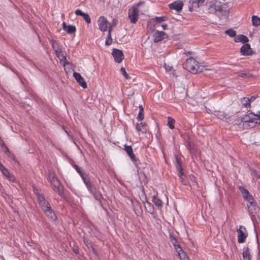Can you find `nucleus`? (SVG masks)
Returning <instances> with one entry per match:
<instances>
[{
  "label": "nucleus",
  "instance_id": "37",
  "mask_svg": "<svg viewBox=\"0 0 260 260\" xmlns=\"http://www.w3.org/2000/svg\"><path fill=\"white\" fill-rule=\"evenodd\" d=\"M82 17L84 18L85 21L87 23H90V22H91L90 17L89 15L88 14L85 13L84 14V15L83 16H82Z\"/></svg>",
  "mask_w": 260,
  "mask_h": 260
},
{
  "label": "nucleus",
  "instance_id": "44",
  "mask_svg": "<svg viewBox=\"0 0 260 260\" xmlns=\"http://www.w3.org/2000/svg\"><path fill=\"white\" fill-rule=\"evenodd\" d=\"M108 34L111 35V32L112 31V25L111 23H109L108 25Z\"/></svg>",
  "mask_w": 260,
  "mask_h": 260
},
{
  "label": "nucleus",
  "instance_id": "12",
  "mask_svg": "<svg viewBox=\"0 0 260 260\" xmlns=\"http://www.w3.org/2000/svg\"><path fill=\"white\" fill-rule=\"evenodd\" d=\"M73 76L78 84L81 87H82L83 88H87V84L80 74L77 72H74L73 74Z\"/></svg>",
  "mask_w": 260,
  "mask_h": 260
},
{
  "label": "nucleus",
  "instance_id": "18",
  "mask_svg": "<svg viewBox=\"0 0 260 260\" xmlns=\"http://www.w3.org/2000/svg\"><path fill=\"white\" fill-rule=\"evenodd\" d=\"M56 55L59 59L61 62L63 63V66H65L66 63H68L66 60V57L64 53L62 51V50L55 52Z\"/></svg>",
  "mask_w": 260,
  "mask_h": 260
},
{
  "label": "nucleus",
  "instance_id": "27",
  "mask_svg": "<svg viewBox=\"0 0 260 260\" xmlns=\"http://www.w3.org/2000/svg\"><path fill=\"white\" fill-rule=\"evenodd\" d=\"M145 124H143V122H141L140 123H137L136 125V129L138 132H142V133H145L146 132V129L144 128Z\"/></svg>",
  "mask_w": 260,
  "mask_h": 260
},
{
  "label": "nucleus",
  "instance_id": "52",
  "mask_svg": "<svg viewBox=\"0 0 260 260\" xmlns=\"http://www.w3.org/2000/svg\"><path fill=\"white\" fill-rule=\"evenodd\" d=\"M139 108H140V112H139L143 113V109L142 106H139Z\"/></svg>",
  "mask_w": 260,
  "mask_h": 260
},
{
  "label": "nucleus",
  "instance_id": "1",
  "mask_svg": "<svg viewBox=\"0 0 260 260\" xmlns=\"http://www.w3.org/2000/svg\"><path fill=\"white\" fill-rule=\"evenodd\" d=\"M208 11L212 14H217L219 17L226 16L229 13L226 5L220 2H216L212 4L208 8Z\"/></svg>",
  "mask_w": 260,
  "mask_h": 260
},
{
  "label": "nucleus",
  "instance_id": "21",
  "mask_svg": "<svg viewBox=\"0 0 260 260\" xmlns=\"http://www.w3.org/2000/svg\"><path fill=\"white\" fill-rule=\"evenodd\" d=\"M235 42H242L246 43L248 42V38L243 35H239L237 36L234 39Z\"/></svg>",
  "mask_w": 260,
  "mask_h": 260
},
{
  "label": "nucleus",
  "instance_id": "43",
  "mask_svg": "<svg viewBox=\"0 0 260 260\" xmlns=\"http://www.w3.org/2000/svg\"><path fill=\"white\" fill-rule=\"evenodd\" d=\"M89 191L92 194H94L95 193L96 189L94 187H93L92 185L90 188L88 189Z\"/></svg>",
  "mask_w": 260,
  "mask_h": 260
},
{
  "label": "nucleus",
  "instance_id": "26",
  "mask_svg": "<svg viewBox=\"0 0 260 260\" xmlns=\"http://www.w3.org/2000/svg\"><path fill=\"white\" fill-rule=\"evenodd\" d=\"M217 116L218 118L222 120H226L229 119L230 117L227 114L222 112H219L217 115Z\"/></svg>",
  "mask_w": 260,
  "mask_h": 260
},
{
  "label": "nucleus",
  "instance_id": "50",
  "mask_svg": "<svg viewBox=\"0 0 260 260\" xmlns=\"http://www.w3.org/2000/svg\"><path fill=\"white\" fill-rule=\"evenodd\" d=\"M86 185L87 188L89 189V188H90L91 187L92 184H91V183L90 182L88 184H86Z\"/></svg>",
  "mask_w": 260,
  "mask_h": 260
},
{
  "label": "nucleus",
  "instance_id": "25",
  "mask_svg": "<svg viewBox=\"0 0 260 260\" xmlns=\"http://www.w3.org/2000/svg\"><path fill=\"white\" fill-rule=\"evenodd\" d=\"M44 211L45 212L46 216H47L50 219H54L56 217L55 213L51 210V208L47 209Z\"/></svg>",
  "mask_w": 260,
  "mask_h": 260
},
{
  "label": "nucleus",
  "instance_id": "13",
  "mask_svg": "<svg viewBox=\"0 0 260 260\" xmlns=\"http://www.w3.org/2000/svg\"><path fill=\"white\" fill-rule=\"evenodd\" d=\"M174 245L176 251L178 253V254L181 260H189L186 254L185 253L182 248L179 245L175 244V243H174Z\"/></svg>",
  "mask_w": 260,
  "mask_h": 260
},
{
  "label": "nucleus",
  "instance_id": "45",
  "mask_svg": "<svg viewBox=\"0 0 260 260\" xmlns=\"http://www.w3.org/2000/svg\"><path fill=\"white\" fill-rule=\"evenodd\" d=\"M238 76L242 77V78H244V77H247V74L245 73H241V74H239Z\"/></svg>",
  "mask_w": 260,
  "mask_h": 260
},
{
  "label": "nucleus",
  "instance_id": "41",
  "mask_svg": "<svg viewBox=\"0 0 260 260\" xmlns=\"http://www.w3.org/2000/svg\"><path fill=\"white\" fill-rule=\"evenodd\" d=\"M75 168L76 170V171L79 173V174L81 176H82L83 174L82 173V171L80 170V168L77 165L75 166Z\"/></svg>",
  "mask_w": 260,
  "mask_h": 260
},
{
  "label": "nucleus",
  "instance_id": "5",
  "mask_svg": "<svg viewBox=\"0 0 260 260\" xmlns=\"http://www.w3.org/2000/svg\"><path fill=\"white\" fill-rule=\"evenodd\" d=\"M128 17L132 23H136L139 18V10L136 7H132L128 11Z\"/></svg>",
  "mask_w": 260,
  "mask_h": 260
},
{
  "label": "nucleus",
  "instance_id": "34",
  "mask_svg": "<svg viewBox=\"0 0 260 260\" xmlns=\"http://www.w3.org/2000/svg\"><path fill=\"white\" fill-rule=\"evenodd\" d=\"M112 42V39L111 38V35L108 34L106 41L105 44L106 45H110Z\"/></svg>",
  "mask_w": 260,
  "mask_h": 260
},
{
  "label": "nucleus",
  "instance_id": "14",
  "mask_svg": "<svg viewBox=\"0 0 260 260\" xmlns=\"http://www.w3.org/2000/svg\"><path fill=\"white\" fill-rule=\"evenodd\" d=\"M205 0H190L189 3L191 4V6L189 7V10L192 12L194 8H198L201 6Z\"/></svg>",
  "mask_w": 260,
  "mask_h": 260
},
{
  "label": "nucleus",
  "instance_id": "15",
  "mask_svg": "<svg viewBox=\"0 0 260 260\" xmlns=\"http://www.w3.org/2000/svg\"><path fill=\"white\" fill-rule=\"evenodd\" d=\"M247 206L249 212L252 216L254 215V213H256L259 211V208L256 205L255 203H254L253 201L252 202L251 205L250 204H247Z\"/></svg>",
  "mask_w": 260,
  "mask_h": 260
},
{
  "label": "nucleus",
  "instance_id": "33",
  "mask_svg": "<svg viewBox=\"0 0 260 260\" xmlns=\"http://www.w3.org/2000/svg\"><path fill=\"white\" fill-rule=\"evenodd\" d=\"M225 33L231 37H234L236 36V31L232 29L225 30Z\"/></svg>",
  "mask_w": 260,
  "mask_h": 260
},
{
  "label": "nucleus",
  "instance_id": "3",
  "mask_svg": "<svg viewBox=\"0 0 260 260\" xmlns=\"http://www.w3.org/2000/svg\"><path fill=\"white\" fill-rule=\"evenodd\" d=\"M241 122L243 123H254L255 124L260 123V112L257 114L253 113H250L245 115L241 119Z\"/></svg>",
  "mask_w": 260,
  "mask_h": 260
},
{
  "label": "nucleus",
  "instance_id": "42",
  "mask_svg": "<svg viewBox=\"0 0 260 260\" xmlns=\"http://www.w3.org/2000/svg\"><path fill=\"white\" fill-rule=\"evenodd\" d=\"M81 177L85 184H87L90 182L88 178H86L84 176V175H83L82 176H81Z\"/></svg>",
  "mask_w": 260,
  "mask_h": 260
},
{
  "label": "nucleus",
  "instance_id": "36",
  "mask_svg": "<svg viewBox=\"0 0 260 260\" xmlns=\"http://www.w3.org/2000/svg\"><path fill=\"white\" fill-rule=\"evenodd\" d=\"M120 72H121V74L123 75V76L125 77V79H129L130 78V77L126 73V71L124 68H121L120 69Z\"/></svg>",
  "mask_w": 260,
  "mask_h": 260
},
{
  "label": "nucleus",
  "instance_id": "22",
  "mask_svg": "<svg viewBox=\"0 0 260 260\" xmlns=\"http://www.w3.org/2000/svg\"><path fill=\"white\" fill-rule=\"evenodd\" d=\"M152 202L155 204L156 206L159 209H161L162 207V201L158 198H157L156 196H153L152 197Z\"/></svg>",
  "mask_w": 260,
  "mask_h": 260
},
{
  "label": "nucleus",
  "instance_id": "38",
  "mask_svg": "<svg viewBox=\"0 0 260 260\" xmlns=\"http://www.w3.org/2000/svg\"><path fill=\"white\" fill-rule=\"evenodd\" d=\"M75 13L76 15H80L82 17L84 15L85 13L82 12V11L80 9H77L75 11Z\"/></svg>",
  "mask_w": 260,
  "mask_h": 260
},
{
  "label": "nucleus",
  "instance_id": "9",
  "mask_svg": "<svg viewBox=\"0 0 260 260\" xmlns=\"http://www.w3.org/2000/svg\"><path fill=\"white\" fill-rule=\"evenodd\" d=\"M239 189L242 194L244 199L247 202V204H251L253 201V199L251 195H250L248 191L242 187H240Z\"/></svg>",
  "mask_w": 260,
  "mask_h": 260
},
{
  "label": "nucleus",
  "instance_id": "7",
  "mask_svg": "<svg viewBox=\"0 0 260 260\" xmlns=\"http://www.w3.org/2000/svg\"><path fill=\"white\" fill-rule=\"evenodd\" d=\"M109 23L107 19L104 16L100 17L98 20L99 28L102 31H105L107 30Z\"/></svg>",
  "mask_w": 260,
  "mask_h": 260
},
{
  "label": "nucleus",
  "instance_id": "23",
  "mask_svg": "<svg viewBox=\"0 0 260 260\" xmlns=\"http://www.w3.org/2000/svg\"><path fill=\"white\" fill-rule=\"evenodd\" d=\"M242 255L244 260H250L249 247H247L243 248Z\"/></svg>",
  "mask_w": 260,
  "mask_h": 260
},
{
  "label": "nucleus",
  "instance_id": "40",
  "mask_svg": "<svg viewBox=\"0 0 260 260\" xmlns=\"http://www.w3.org/2000/svg\"><path fill=\"white\" fill-rule=\"evenodd\" d=\"M143 118H144V115L143 114V113L139 112V113L137 116L138 120L141 121L143 119Z\"/></svg>",
  "mask_w": 260,
  "mask_h": 260
},
{
  "label": "nucleus",
  "instance_id": "35",
  "mask_svg": "<svg viewBox=\"0 0 260 260\" xmlns=\"http://www.w3.org/2000/svg\"><path fill=\"white\" fill-rule=\"evenodd\" d=\"M36 194L37 196V199H38L39 204L41 203L42 202L45 201L44 196L42 194H40L39 193H38Z\"/></svg>",
  "mask_w": 260,
  "mask_h": 260
},
{
  "label": "nucleus",
  "instance_id": "32",
  "mask_svg": "<svg viewBox=\"0 0 260 260\" xmlns=\"http://www.w3.org/2000/svg\"><path fill=\"white\" fill-rule=\"evenodd\" d=\"M175 120L170 117H168V125L171 129L174 128V124L175 123Z\"/></svg>",
  "mask_w": 260,
  "mask_h": 260
},
{
  "label": "nucleus",
  "instance_id": "19",
  "mask_svg": "<svg viewBox=\"0 0 260 260\" xmlns=\"http://www.w3.org/2000/svg\"><path fill=\"white\" fill-rule=\"evenodd\" d=\"M124 150L133 161H136L135 155L133 153V148L131 146L124 145Z\"/></svg>",
  "mask_w": 260,
  "mask_h": 260
},
{
  "label": "nucleus",
  "instance_id": "20",
  "mask_svg": "<svg viewBox=\"0 0 260 260\" xmlns=\"http://www.w3.org/2000/svg\"><path fill=\"white\" fill-rule=\"evenodd\" d=\"M63 29L69 34H73L76 31V27L73 25H67L65 22L62 23Z\"/></svg>",
  "mask_w": 260,
  "mask_h": 260
},
{
  "label": "nucleus",
  "instance_id": "16",
  "mask_svg": "<svg viewBox=\"0 0 260 260\" xmlns=\"http://www.w3.org/2000/svg\"><path fill=\"white\" fill-rule=\"evenodd\" d=\"M240 52L243 55H249L251 54V49L249 44H245L241 48Z\"/></svg>",
  "mask_w": 260,
  "mask_h": 260
},
{
  "label": "nucleus",
  "instance_id": "30",
  "mask_svg": "<svg viewBox=\"0 0 260 260\" xmlns=\"http://www.w3.org/2000/svg\"><path fill=\"white\" fill-rule=\"evenodd\" d=\"M152 20L156 22L160 23L163 21L167 20V17L166 16H161V17H155L153 18Z\"/></svg>",
  "mask_w": 260,
  "mask_h": 260
},
{
  "label": "nucleus",
  "instance_id": "47",
  "mask_svg": "<svg viewBox=\"0 0 260 260\" xmlns=\"http://www.w3.org/2000/svg\"><path fill=\"white\" fill-rule=\"evenodd\" d=\"M143 3V2H140L138 3H137L136 5L134 6L133 7H136L137 9H138V7L139 6H140L141 5H142Z\"/></svg>",
  "mask_w": 260,
  "mask_h": 260
},
{
  "label": "nucleus",
  "instance_id": "46",
  "mask_svg": "<svg viewBox=\"0 0 260 260\" xmlns=\"http://www.w3.org/2000/svg\"><path fill=\"white\" fill-rule=\"evenodd\" d=\"M182 171V170L181 169H180L179 170V175L181 178H182V177L183 176V172Z\"/></svg>",
  "mask_w": 260,
  "mask_h": 260
},
{
  "label": "nucleus",
  "instance_id": "29",
  "mask_svg": "<svg viewBox=\"0 0 260 260\" xmlns=\"http://www.w3.org/2000/svg\"><path fill=\"white\" fill-rule=\"evenodd\" d=\"M241 104L246 107L250 106V101L249 100V98L244 97L241 99Z\"/></svg>",
  "mask_w": 260,
  "mask_h": 260
},
{
  "label": "nucleus",
  "instance_id": "6",
  "mask_svg": "<svg viewBox=\"0 0 260 260\" xmlns=\"http://www.w3.org/2000/svg\"><path fill=\"white\" fill-rule=\"evenodd\" d=\"M238 233V242L239 243H243L245 242L247 237V233L246 228L242 225L239 226L237 231Z\"/></svg>",
  "mask_w": 260,
  "mask_h": 260
},
{
  "label": "nucleus",
  "instance_id": "48",
  "mask_svg": "<svg viewBox=\"0 0 260 260\" xmlns=\"http://www.w3.org/2000/svg\"><path fill=\"white\" fill-rule=\"evenodd\" d=\"M163 29L165 30V29H167L168 28V25L167 24H163L162 25H161Z\"/></svg>",
  "mask_w": 260,
  "mask_h": 260
},
{
  "label": "nucleus",
  "instance_id": "28",
  "mask_svg": "<svg viewBox=\"0 0 260 260\" xmlns=\"http://www.w3.org/2000/svg\"><path fill=\"white\" fill-rule=\"evenodd\" d=\"M252 21L254 26H260V18L253 16L252 17Z\"/></svg>",
  "mask_w": 260,
  "mask_h": 260
},
{
  "label": "nucleus",
  "instance_id": "10",
  "mask_svg": "<svg viewBox=\"0 0 260 260\" xmlns=\"http://www.w3.org/2000/svg\"><path fill=\"white\" fill-rule=\"evenodd\" d=\"M153 37L154 42L157 43L165 39L167 35L164 31L156 30L154 32Z\"/></svg>",
  "mask_w": 260,
  "mask_h": 260
},
{
  "label": "nucleus",
  "instance_id": "51",
  "mask_svg": "<svg viewBox=\"0 0 260 260\" xmlns=\"http://www.w3.org/2000/svg\"><path fill=\"white\" fill-rule=\"evenodd\" d=\"M165 68H166V70L167 71H170L171 70V67L170 66L167 67L166 66H165Z\"/></svg>",
  "mask_w": 260,
  "mask_h": 260
},
{
  "label": "nucleus",
  "instance_id": "11",
  "mask_svg": "<svg viewBox=\"0 0 260 260\" xmlns=\"http://www.w3.org/2000/svg\"><path fill=\"white\" fill-rule=\"evenodd\" d=\"M183 3L182 1H178L170 4L169 7L171 9L174 10L176 12H180L182 10Z\"/></svg>",
  "mask_w": 260,
  "mask_h": 260
},
{
  "label": "nucleus",
  "instance_id": "31",
  "mask_svg": "<svg viewBox=\"0 0 260 260\" xmlns=\"http://www.w3.org/2000/svg\"><path fill=\"white\" fill-rule=\"evenodd\" d=\"M39 205L42 210L44 211L47 210V209L50 208V205L46 201L42 202L41 203H39Z\"/></svg>",
  "mask_w": 260,
  "mask_h": 260
},
{
  "label": "nucleus",
  "instance_id": "24",
  "mask_svg": "<svg viewBox=\"0 0 260 260\" xmlns=\"http://www.w3.org/2000/svg\"><path fill=\"white\" fill-rule=\"evenodd\" d=\"M50 42L51 43L52 47L53 50H54L55 52L57 51H59L61 49L59 44L56 41L54 40H51L50 41Z\"/></svg>",
  "mask_w": 260,
  "mask_h": 260
},
{
  "label": "nucleus",
  "instance_id": "4",
  "mask_svg": "<svg viewBox=\"0 0 260 260\" xmlns=\"http://www.w3.org/2000/svg\"><path fill=\"white\" fill-rule=\"evenodd\" d=\"M48 179L53 186L54 190L60 193L61 191L60 183L53 172H49Z\"/></svg>",
  "mask_w": 260,
  "mask_h": 260
},
{
  "label": "nucleus",
  "instance_id": "17",
  "mask_svg": "<svg viewBox=\"0 0 260 260\" xmlns=\"http://www.w3.org/2000/svg\"><path fill=\"white\" fill-rule=\"evenodd\" d=\"M0 170L4 175L7 177L10 181H14V177L11 175L9 172L4 166L0 162Z\"/></svg>",
  "mask_w": 260,
  "mask_h": 260
},
{
  "label": "nucleus",
  "instance_id": "39",
  "mask_svg": "<svg viewBox=\"0 0 260 260\" xmlns=\"http://www.w3.org/2000/svg\"><path fill=\"white\" fill-rule=\"evenodd\" d=\"M251 175L252 176H255L256 178H259L260 177V174L258 173L256 170H252L251 172Z\"/></svg>",
  "mask_w": 260,
  "mask_h": 260
},
{
  "label": "nucleus",
  "instance_id": "8",
  "mask_svg": "<svg viewBox=\"0 0 260 260\" xmlns=\"http://www.w3.org/2000/svg\"><path fill=\"white\" fill-rule=\"evenodd\" d=\"M112 54L114 58V60L118 63L121 62L122 59L124 58V55L123 52L120 50L113 49L112 50Z\"/></svg>",
  "mask_w": 260,
  "mask_h": 260
},
{
  "label": "nucleus",
  "instance_id": "2",
  "mask_svg": "<svg viewBox=\"0 0 260 260\" xmlns=\"http://www.w3.org/2000/svg\"><path fill=\"white\" fill-rule=\"evenodd\" d=\"M185 66L186 69L192 74H197L202 71V67L193 58L187 59Z\"/></svg>",
  "mask_w": 260,
  "mask_h": 260
},
{
  "label": "nucleus",
  "instance_id": "53",
  "mask_svg": "<svg viewBox=\"0 0 260 260\" xmlns=\"http://www.w3.org/2000/svg\"><path fill=\"white\" fill-rule=\"evenodd\" d=\"M74 251L75 253H77L78 252V250L77 249H74Z\"/></svg>",
  "mask_w": 260,
  "mask_h": 260
},
{
  "label": "nucleus",
  "instance_id": "49",
  "mask_svg": "<svg viewBox=\"0 0 260 260\" xmlns=\"http://www.w3.org/2000/svg\"><path fill=\"white\" fill-rule=\"evenodd\" d=\"M255 99V97L254 96H251L250 99H249V100L250 101V103L253 101Z\"/></svg>",
  "mask_w": 260,
  "mask_h": 260
}]
</instances>
